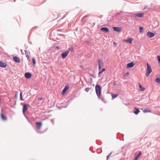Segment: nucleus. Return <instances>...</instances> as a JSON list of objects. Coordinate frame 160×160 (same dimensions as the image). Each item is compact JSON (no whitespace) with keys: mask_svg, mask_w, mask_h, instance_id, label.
Here are the masks:
<instances>
[{"mask_svg":"<svg viewBox=\"0 0 160 160\" xmlns=\"http://www.w3.org/2000/svg\"><path fill=\"white\" fill-rule=\"evenodd\" d=\"M95 91L96 94L99 99L100 98V96L101 93L102 87L98 84L95 86Z\"/></svg>","mask_w":160,"mask_h":160,"instance_id":"1","label":"nucleus"},{"mask_svg":"<svg viewBox=\"0 0 160 160\" xmlns=\"http://www.w3.org/2000/svg\"><path fill=\"white\" fill-rule=\"evenodd\" d=\"M138 157L137 156L135 157V158L133 159V160H138Z\"/></svg>","mask_w":160,"mask_h":160,"instance_id":"31","label":"nucleus"},{"mask_svg":"<svg viewBox=\"0 0 160 160\" xmlns=\"http://www.w3.org/2000/svg\"><path fill=\"white\" fill-rule=\"evenodd\" d=\"M112 99H113L115 98H116L118 95V94H112Z\"/></svg>","mask_w":160,"mask_h":160,"instance_id":"20","label":"nucleus"},{"mask_svg":"<svg viewBox=\"0 0 160 160\" xmlns=\"http://www.w3.org/2000/svg\"><path fill=\"white\" fill-rule=\"evenodd\" d=\"M147 69L146 73L147 77H148L151 72H152V70L151 66L147 62Z\"/></svg>","mask_w":160,"mask_h":160,"instance_id":"2","label":"nucleus"},{"mask_svg":"<svg viewBox=\"0 0 160 160\" xmlns=\"http://www.w3.org/2000/svg\"><path fill=\"white\" fill-rule=\"evenodd\" d=\"M101 30L103 31L106 32H109V29L107 27H102L101 28Z\"/></svg>","mask_w":160,"mask_h":160,"instance_id":"14","label":"nucleus"},{"mask_svg":"<svg viewBox=\"0 0 160 160\" xmlns=\"http://www.w3.org/2000/svg\"><path fill=\"white\" fill-rule=\"evenodd\" d=\"M112 154V152H110L107 156V159H108L109 157L111 155V154Z\"/></svg>","mask_w":160,"mask_h":160,"instance_id":"32","label":"nucleus"},{"mask_svg":"<svg viewBox=\"0 0 160 160\" xmlns=\"http://www.w3.org/2000/svg\"><path fill=\"white\" fill-rule=\"evenodd\" d=\"M43 132H41V133H43Z\"/></svg>","mask_w":160,"mask_h":160,"instance_id":"46","label":"nucleus"},{"mask_svg":"<svg viewBox=\"0 0 160 160\" xmlns=\"http://www.w3.org/2000/svg\"><path fill=\"white\" fill-rule=\"evenodd\" d=\"M51 122L53 125H54V120L53 119H51Z\"/></svg>","mask_w":160,"mask_h":160,"instance_id":"33","label":"nucleus"},{"mask_svg":"<svg viewBox=\"0 0 160 160\" xmlns=\"http://www.w3.org/2000/svg\"><path fill=\"white\" fill-rule=\"evenodd\" d=\"M113 86H115L116 85V82H113Z\"/></svg>","mask_w":160,"mask_h":160,"instance_id":"38","label":"nucleus"},{"mask_svg":"<svg viewBox=\"0 0 160 160\" xmlns=\"http://www.w3.org/2000/svg\"><path fill=\"white\" fill-rule=\"evenodd\" d=\"M100 71V73H102L105 70V69L104 68H103L99 70Z\"/></svg>","mask_w":160,"mask_h":160,"instance_id":"24","label":"nucleus"},{"mask_svg":"<svg viewBox=\"0 0 160 160\" xmlns=\"http://www.w3.org/2000/svg\"><path fill=\"white\" fill-rule=\"evenodd\" d=\"M132 38H129L128 39L124 41V42H128L130 44H132Z\"/></svg>","mask_w":160,"mask_h":160,"instance_id":"15","label":"nucleus"},{"mask_svg":"<svg viewBox=\"0 0 160 160\" xmlns=\"http://www.w3.org/2000/svg\"><path fill=\"white\" fill-rule=\"evenodd\" d=\"M17 95H18V93H16V94H15V97H17Z\"/></svg>","mask_w":160,"mask_h":160,"instance_id":"39","label":"nucleus"},{"mask_svg":"<svg viewBox=\"0 0 160 160\" xmlns=\"http://www.w3.org/2000/svg\"><path fill=\"white\" fill-rule=\"evenodd\" d=\"M113 44L114 46H115L117 45V43L115 42H113Z\"/></svg>","mask_w":160,"mask_h":160,"instance_id":"36","label":"nucleus"},{"mask_svg":"<svg viewBox=\"0 0 160 160\" xmlns=\"http://www.w3.org/2000/svg\"><path fill=\"white\" fill-rule=\"evenodd\" d=\"M56 48L58 49L60 48V47L59 46H57L56 47Z\"/></svg>","mask_w":160,"mask_h":160,"instance_id":"34","label":"nucleus"},{"mask_svg":"<svg viewBox=\"0 0 160 160\" xmlns=\"http://www.w3.org/2000/svg\"><path fill=\"white\" fill-rule=\"evenodd\" d=\"M139 87L140 88V90L141 91H144L145 90V89L144 88L142 87L141 84L140 83H139Z\"/></svg>","mask_w":160,"mask_h":160,"instance_id":"19","label":"nucleus"},{"mask_svg":"<svg viewBox=\"0 0 160 160\" xmlns=\"http://www.w3.org/2000/svg\"><path fill=\"white\" fill-rule=\"evenodd\" d=\"M69 53V51H66V52H63L61 54V56L62 58L64 59L65 58Z\"/></svg>","mask_w":160,"mask_h":160,"instance_id":"7","label":"nucleus"},{"mask_svg":"<svg viewBox=\"0 0 160 160\" xmlns=\"http://www.w3.org/2000/svg\"><path fill=\"white\" fill-rule=\"evenodd\" d=\"M69 88V87L68 85H66L62 90V94H64L67 91Z\"/></svg>","mask_w":160,"mask_h":160,"instance_id":"11","label":"nucleus"},{"mask_svg":"<svg viewBox=\"0 0 160 160\" xmlns=\"http://www.w3.org/2000/svg\"><path fill=\"white\" fill-rule=\"evenodd\" d=\"M32 74L29 72H26L25 74V77L27 79H29L31 77Z\"/></svg>","mask_w":160,"mask_h":160,"instance_id":"13","label":"nucleus"},{"mask_svg":"<svg viewBox=\"0 0 160 160\" xmlns=\"http://www.w3.org/2000/svg\"><path fill=\"white\" fill-rule=\"evenodd\" d=\"M73 50V48L72 47H71L70 48H68V51H69H69H72Z\"/></svg>","mask_w":160,"mask_h":160,"instance_id":"25","label":"nucleus"},{"mask_svg":"<svg viewBox=\"0 0 160 160\" xmlns=\"http://www.w3.org/2000/svg\"><path fill=\"white\" fill-rule=\"evenodd\" d=\"M1 117L2 119L4 121H6L7 120V118L6 117V116L5 115H4L2 113H1Z\"/></svg>","mask_w":160,"mask_h":160,"instance_id":"18","label":"nucleus"},{"mask_svg":"<svg viewBox=\"0 0 160 160\" xmlns=\"http://www.w3.org/2000/svg\"><path fill=\"white\" fill-rule=\"evenodd\" d=\"M40 124H41V126H42V122H41Z\"/></svg>","mask_w":160,"mask_h":160,"instance_id":"43","label":"nucleus"},{"mask_svg":"<svg viewBox=\"0 0 160 160\" xmlns=\"http://www.w3.org/2000/svg\"><path fill=\"white\" fill-rule=\"evenodd\" d=\"M67 14H65V15L63 16V18H62H62H64V17H65L67 16Z\"/></svg>","mask_w":160,"mask_h":160,"instance_id":"37","label":"nucleus"},{"mask_svg":"<svg viewBox=\"0 0 160 160\" xmlns=\"http://www.w3.org/2000/svg\"><path fill=\"white\" fill-rule=\"evenodd\" d=\"M147 6H146L145 7V8H144V9H145L146 8H147Z\"/></svg>","mask_w":160,"mask_h":160,"instance_id":"41","label":"nucleus"},{"mask_svg":"<svg viewBox=\"0 0 160 160\" xmlns=\"http://www.w3.org/2000/svg\"><path fill=\"white\" fill-rule=\"evenodd\" d=\"M98 70H100L102 66H103V63L102 61L100 59L98 60Z\"/></svg>","mask_w":160,"mask_h":160,"instance_id":"9","label":"nucleus"},{"mask_svg":"<svg viewBox=\"0 0 160 160\" xmlns=\"http://www.w3.org/2000/svg\"><path fill=\"white\" fill-rule=\"evenodd\" d=\"M156 33L148 31L147 35L149 38L153 37L156 35Z\"/></svg>","mask_w":160,"mask_h":160,"instance_id":"4","label":"nucleus"},{"mask_svg":"<svg viewBox=\"0 0 160 160\" xmlns=\"http://www.w3.org/2000/svg\"><path fill=\"white\" fill-rule=\"evenodd\" d=\"M43 98H41H41H40V99H41V101L42 100Z\"/></svg>","mask_w":160,"mask_h":160,"instance_id":"42","label":"nucleus"},{"mask_svg":"<svg viewBox=\"0 0 160 160\" xmlns=\"http://www.w3.org/2000/svg\"><path fill=\"white\" fill-rule=\"evenodd\" d=\"M155 81L158 83H160V78H157L156 79Z\"/></svg>","mask_w":160,"mask_h":160,"instance_id":"21","label":"nucleus"},{"mask_svg":"<svg viewBox=\"0 0 160 160\" xmlns=\"http://www.w3.org/2000/svg\"><path fill=\"white\" fill-rule=\"evenodd\" d=\"M134 109H135V110L134 111V113L136 115L138 114L140 112V110L136 108H135Z\"/></svg>","mask_w":160,"mask_h":160,"instance_id":"17","label":"nucleus"},{"mask_svg":"<svg viewBox=\"0 0 160 160\" xmlns=\"http://www.w3.org/2000/svg\"><path fill=\"white\" fill-rule=\"evenodd\" d=\"M20 99L21 100H23V98H22V93L21 92L20 93Z\"/></svg>","mask_w":160,"mask_h":160,"instance_id":"27","label":"nucleus"},{"mask_svg":"<svg viewBox=\"0 0 160 160\" xmlns=\"http://www.w3.org/2000/svg\"><path fill=\"white\" fill-rule=\"evenodd\" d=\"M141 154L142 152L141 151H140L137 156L139 157L141 155Z\"/></svg>","mask_w":160,"mask_h":160,"instance_id":"29","label":"nucleus"},{"mask_svg":"<svg viewBox=\"0 0 160 160\" xmlns=\"http://www.w3.org/2000/svg\"><path fill=\"white\" fill-rule=\"evenodd\" d=\"M89 90H90V89H89V88H85V91H86V92H88L89 91Z\"/></svg>","mask_w":160,"mask_h":160,"instance_id":"30","label":"nucleus"},{"mask_svg":"<svg viewBox=\"0 0 160 160\" xmlns=\"http://www.w3.org/2000/svg\"><path fill=\"white\" fill-rule=\"evenodd\" d=\"M143 112L144 113L147 112H151V110H148L147 109H145L143 111Z\"/></svg>","mask_w":160,"mask_h":160,"instance_id":"22","label":"nucleus"},{"mask_svg":"<svg viewBox=\"0 0 160 160\" xmlns=\"http://www.w3.org/2000/svg\"><path fill=\"white\" fill-rule=\"evenodd\" d=\"M130 16L132 17H138L139 18H141L143 16V14L142 13H138L136 14H133L131 13L130 14Z\"/></svg>","mask_w":160,"mask_h":160,"instance_id":"3","label":"nucleus"},{"mask_svg":"<svg viewBox=\"0 0 160 160\" xmlns=\"http://www.w3.org/2000/svg\"><path fill=\"white\" fill-rule=\"evenodd\" d=\"M14 2H15L16 1V0H14Z\"/></svg>","mask_w":160,"mask_h":160,"instance_id":"47","label":"nucleus"},{"mask_svg":"<svg viewBox=\"0 0 160 160\" xmlns=\"http://www.w3.org/2000/svg\"><path fill=\"white\" fill-rule=\"evenodd\" d=\"M60 17V16H58V17Z\"/></svg>","mask_w":160,"mask_h":160,"instance_id":"48","label":"nucleus"},{"mask_svg":"<svg viewBox=\"0 0 160 160\" xmlns=\"http://www.w3.org/2000/svg\"><path fill=\"white\" fill-rule=\"evenodd\" d=\"M13 59L14 61L16 62L19 63L20 62L19 58L17 56L13 57Z\"/></svg>","mask_w":160,"mask_h":160,"instance_id":"16","label":"nucleus"},{"mask_svg":"<svg viewBox=\"0 0 160 160\" xmlns=\"http://www.w3.org/2000/svg\"><path fill=\"white\" fill-rule=\"evenodd\" d=\"M60 17V16H58V17Z\"/></svg>","mask_w":160,"mask_h":160,"instance_id":"49","label":"nucleus"},{"mask_svg":"<svg viewBox=\"0 0 160 160\" xmlns=\"http://www.w3.org/2000/svg\"><path fill=\"white\" fill-rule=\"evenodd\" d=\"M68 105V104H67V106H65V107H64V108H66V107H67Z\"/></svg>","mask_w":160,"mask_h":160,"instance_id":"44","label":"nucleus"},{"mask_svg":"<svg viewBox=\"0 0 160 160\" xmlns=\"http://www.w3.org/2000/svg\"><path fill=\"white\" fill-rule=\"evenodd\" d=\"M30 106L28 104H24L23 105V109H22V112L23 113H24L25 111H26L27 110L28 108V107H29Z\"/></svg>","mask_w":160,"mask_h":160,"instance_id":"6","label":"nucleus"},{"mask_svg":"<svg viewBox=\"0 0 160 160\" xmlns=\"http://www.w3.org/2000/svg\"><path fill=\"white\" fill-rule=\"evenodd\" d=\"M7 66V64L2 61H0V67L2 68H5Z\"/></svg>","mask_w":160,"mask_h":160,"instance_id":"12","label":"nucleus"},{"mask_svg":"<svg viewBox=\"0 0 160 160\" xmlns=\"http://www.w3.org/2000/svg\"><path fill=\"white\" fill-rule=\"evenodd\" d=\"M101 73H100V71L99 72V73H98V76L99 77L100 76V74H101Z\"/></svg>","mask_w":160,"mask_h":160,"instance_id":"40","label":"nucleus"},{"mask_svg":"<svg viewBox=\"0 0 160 160\" xmlns=\"http://www.w3.org/2000/svg\"><path fill=\"white\" fill-rule=\"evenodd\" d=\"M38 99H39V100H40V98H38Z\"/></svg>","mask_w":160,"mask_h":160,"instance_id":"50","label":"nucleus"},{"mask_svg":"<svg viewBox=\"0 0 160 160\" xmlns=\"http://www.w3.org/2000/svg\"><path fill=\"white\" fill-rule=\"evenodd\" d=\"M36 127L37 129L36 130L37 132L38 133H39V129L40 128V122H36Z\"/></svg>","mask_w":160,"mask_h":160,"instance_id":"8","label":"nucleus"},{"mask_svg":"<svg viewBox=\"0 0 160 160\" xmlns=\"http://www.w3.org/2000/svg\"><path fill=\"white\" fill-rule=\"evenodd\" d=\"M113 30L115 31H116L119 32H121L122 31L121 28V27H113Z\"/></svg>","mask_w":160,"mask_h":160,"instance_id":"10","label":"nucleus"},{"mask_svg":"<svg viewBox=\"0 0 160 160\" xmlns=\"http://www.w3.org/2000/svg\"><path fill=\"white\" fill-rule=\"evenodd\" d=\"M32 62L34 65L36 64V60H35V59L34 58H32Z\"/></svg>","mask_w":160,"mask_h":160,"instance_id":"26","label":"nucleus"},{"mask_svg":"<svg viewBox=\"0 0 160 160\" xmlns=\"http://www.w3.org/2000/svg\"><path fill=\"white\" fill-rule=\"evenodd\" d=\"M143 30V28L142 27H140L139 28V30L140 32H142Z\"/></svg>","mask_w":160,"mask_h":160,"instance_id":"23","label":"nucleus"},{"mask_svg":"<svg viewBox=\"0 0 160 160\" xmlns=\"http://www.w3.org/2000/svg\"><path fill=\"white\" fill-rule=\"evenodd\" d=\"M25 54H26V57L28 58L29 57V55H28V53L27 52V51L26 50H25Z\"/></svg>","mask_w":160,"mask_h":160,"instance_id":"28","label":"nucleus"},{"mask_svg":"<svg viewBox=\"0 0 160 160\" xmlns=\"http://www.w3.org/2000/svg\"><path fill=\"white\" fill-rule=\"evenodd\" d=\"M129 74L128 72H127V73H125V76H126L127 75H129Z\"/></svg>","mask_w":160,"mask_h":160,"instance_id":"35","label":"nucleus"},{"mask_svg":"<svg viewBox=\"0 0 160 160\" xmlns=\"http://www.w3.org/2000/svg\"><path fill=\"white\" fill-rule=\"evenodd\" d=\"M101 99L102 100V101H103V99L102 98H101Z\"/></svg>","mask_w":160,"mask_h":160,"instance_id":"45","label":"nucleus"},{"mask_svg":"<svg viewBox=\"0 0 160 160\" xmlns=\"http://www.w3.org/2000/svg\"><path fill=\"white\" fill-rule=\"evenodd\" d=\"M135 65V63L132 62L127 63L126 68H132Z\"/></svg>","mask_w":160,"mask_h":160,"instance_id":"5","label":"nucleus"}]
</instances>
